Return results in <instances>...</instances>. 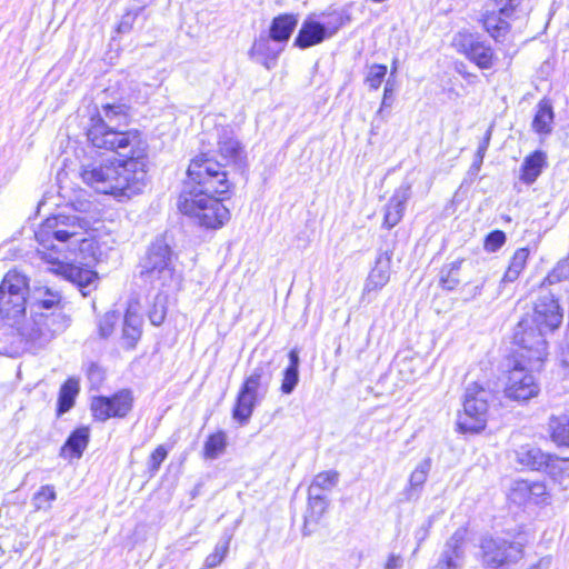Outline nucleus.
<instances>
[{"label":"nucleus","mask_w":569,"mask_h":569,"mask_svg":"<svg viewBox=\"0 0 569 569\" xmlns=\"http://www.w3.org/2000/svg\"><path fill=\"white\" fill-rule=\"evenodd\" d=\"M87 138L96 149L113 151L123 160L86 158L79 169L84 184L118 200L130 199L147 187V142L138 130L118 131L100 118L87 129Z\"/></svg>","instance_id":"obj_1"},{"label":"nucleus","mask_w":569,"mask_h":569,"mask_svg":"<svg viewBox=\"0 0 569 569\" xmlns=\"http://www.w3.org/2000/svg\"><path fill=\"white\" fill-rule=\"evenodd\" d=\"M224 164L201 154L191 160L188 168V181L180 193L178 208L187 216L196 217L206 228L221 227L230 218V212L220 199L229 191L230 182Z\"/></svg>","instance_id":"obj_2"},{"label":"nucleus","mask_w":569,"mask_h":569,"mask_svg":"<svg viewBox=\"0 0 569 569\" xmlns=\"http://www.w3.org/2000/svg\"><path fill=\"white\" fill-rule=\"evenodd\" d=\"M562 321L558 301L551 293L539 297L533 312L521 319L513 333L516 358L528 360L529 366L540 365L547 357L546 335Z\"/></svg>","instance_id":"obj_3"},{"label":"nucleus","mask_w":569,"mask_h":569,"mask_svg":"<svg viewBox=\"0 0 569 569\" xmlns=\"http://www.w3.org/2000/svg\"><path fill=\"white\" fill-rule=\"evenodd\" d=\"M91 220L87 217L67 216L59 213L49 217L36 231L34 237L44 249H56L52 240L81 243L79 249H97L98 243L92 239L89 229Z\"/></svg>","instance_id":"obj_4"},{"label":"nucleus","mask_w":569,"mask_h":569,"mask_svg":"<svg viewBox=\"0 0 569 569\" xmlns=\"http://www.w3.org/2000/svg\"><path fill=\"white\" fill-rule=\"evenodd\" d=\"M71 325V318L63 309L32 311L31 319L18 327L19 335L34 346L42 347Z\"/></svg>","instance_id":"obj_5"},{"label":"nucleus","mask_w":569,"mask_h":569,"mask_svg":"<svg viewBox=\"0 0 569 569\" xmlns=\"http://www.w3.org/2000/svg\"><path fill=\"white\" fill-rule=\"evenodd\" d=\"M28 292L27 277L17 270L8 271L0 284V315L17 329L24 318Z\"/></svg>","instance_id":"obj_6"},{"label":"nucleus","mask_w":569,"mask_h":569,"mask_svg":"<svg viewBox=\"0 0 569 569\" xmlns=\"http://www.w3.org/2000/svg\"><path fill=\"white\" fill-rule=\"evenodd\" d=\"M492 392L478 382H472L466 388L463 411L459 412L457 426L461 432L478 433L486 428L489 401Z\"/></svg>","instance_id":"obj_7"},{"label":"nucleus","mask_w":569,"mask_h":569,"mask_svg":"<svg viewBox=\"0 0 569 569\" xmlns=\"http://www.w3.org/2000/svg\"><path fill=\"white\" fill-rule=\"evenodd\" d=\"M525 542L499 536H486L480 541V560L485 569H508L523 558Z\"/></svg>","instance_id":"obj_8"},{"label":"nucleus","mask_w":569,"mask_h":569,"mask_svg":"<svg viewBox=\"0 0 569 569\" xmlns=\"http://www.w3.org/2000/svg\"><path fill=\"white\" fill-rule=\"evenodd\" d=\"M540 365H528V360L516 358L512 368L508 371L503 392L506 398L525 402L535 398L540 392V386L532 373L533 368Z\"/></svg>","instance_id":"obj_9"},{"label":"nucleus","mask_w":569,"mask_h":569,"mask_svg":"<svg viewBox=\"0 0 569 569\" xmlns=\"http://www.w3.org/2000/svg\"><path fill=\"white\" fill-rule=\"evenodd\" d=\"M38 252L42 253L41 259L44 260V262L48 264V270L50 272L59 274L74 283L83 297L89 296L93 290L97 289L99 277L96 271L60 260L58 257H53V251Z\"/></svg>","instance_id":"obj_10"},{"label":"nucleus","mask_w":569,"mask_h":569,"mask_svg":"<svg viewBox=\"0 0 569 569\" xmlns=\"http://www.w3.org/2000/svg\"><path fill=\"white\" fill-rule=\"evenodd\" d=\"M138 268L139 277L151 284L159 282L162 287L168 286L174 276L171 251H146Z\"/></svg>","instance_id":"obj_11"},{"label":"nucleus","mask_w":569,"mask_h":569,"mask_svg":"<svg viewBox=\"0 0 569 569\" xmlns=\"http://www.w3.org/2000/svg\"><path fill=\"white\" fill-rule=\"evenodd\" d=\"M493 10L483 16L486 31L496 40L502 41L509 32L510 24L507 19L512 18L522 0H489Z\"/></svg>","instance_id":"obj_12"},{"label":"nucleus","mask_w":569,"mask_h":569,"mask_svg":"<svg viewBox=\"0 0 569 569\" xmlns=\"http://www.w3.org/2000/svg\"><path fill=\"white\" fill-rule=\"evenodd\" d=\"M133 397L130 390H121L112 397H96L91 402L93 417L99 421H107L110 418L126 417L132 409Z\"/></svg>","instance_id":"obj_13"},{"label":"nucleus","mask_w":569,"mask_h":569,"mask_svg":"<svg viewBox=\"0 0 569 569\" xmlns=\"http://www.w3.org/2000/svg\"><path fill=\"white\" fill-rule=\"evenodd\" d=\"M455 41L458 51L465 54L467 59L472 61L480 69H490L493 66L495 52L492 48L478 36L460 33Z\"/></svg>","instance_id":"obj_14"},{"label":"nucleus","mask_w":569,"mask_h":569,"mask_svg":"<svg viewBox=\"0 0 569 569\" xmlns=\"http://www.w3.org/2000/svg\"><path fill=\"white\" fill-rule=\"evenodd\" d=\"M467 530L458 528L446 541L437 563L431 569H461L465 561Z\"/></svg>","instance_id":"obj_15"},{"label":"nucleus","mask_w":569,"mask_h":569,"mask_svg":"<svg viewBox=\"0 0 569 569\" xmlns=\"http://www.w3.org/2000/svg\"><path fill=\"white\" fill-rule=\"evenodd\" d=\"M218 152L226 160V163L236 166L242 170L246 166L244 151L241 143L236 139L230 128H221L218 133Z\"/></svg>","instance_id":"obj_16"},{"label":"nucleus","mask_w":569,"mask_h":569,"mask_svg":"<svg viewBox=\"0 0 569 569\" xmlns=\"http://www.w3.org/2000/svg\"><path fill=\"white\" fill-rule=\"evenodd\" d=\"M283 49L284 47L273 41L271 36L261 33L259 38L254 40L249 54L257 62L270 70L276 66V61Z\"/></svg>","instance_id":"obj_17"},{"label":"nucleus","mask_w":569,"mask_h":569,"mask_svg":"<svg viewBox=\"0 0 569 569\" xmlns=\"http://www.w3.org/2000/svg\"><path fill=\"white\" fill-rule=\"evenodd\" d=\"M338 28L339 26L335 27L332 31H329L325 24L312 19H306L301 24L293 44L300 49L310 48L331 37Z\"/></svg>","instance_id":"obj_18"},{"label":"nucleus","mask_w":569,"mask_h":569,"mask_svg":"<svg viewBox=\"0 0 569 569\" xmlns=\"http://www.w3.org/2000/svg\"><path fill=\"white\" fill-rule=\"evenodd\" d=\"M393 251H382L376 259V266L369 273L365 288L363 295H370L377 292L383 288L390 279V263Z\"/></svg>","instance_id":"obj_19"},{"label":"nucleus","mask_w":569,"mask_h":569,"mask_svg":"<svg viewBox=\"0 0 569 569\" xmlns=\"http://www.w3.org/2000/svg\"><path fill=\"white\" fill-rule=\"evenodd\" d=\"M411 196V186L409 183L401 184L396 189L389 199L383 217V226L388 229L395 227L402 219L406 203Z\"/></svg>","instance_id":"obj_20"},{"label":"nucleus","mask_w":569,"mask_h":569,"mask_svg":"<svg viewBox=\"0 0 569 569\" xmlns=\"http://www.w3.org/2000/svg\"><path fill=\"white\" fill-rule=\"evenodd\" d=\"M517 461L532 470H545L557 460V457L543 452L540 448L533 446H522L516 452Z\"/></svg>","instance_id":"obj_21"},{"label":"nucleus","mask_w":569,"mask_h":569,"mask_svg":"<svg viewBox=\"0 0 569 569\" xmlns=\"http://www.w3.org/2000/svg\"><path fill=\"white\" fill-rule=\"evenodd\" d=\"M269 367L270 365L268 362H262L257 366L246 378L240 389L263 399L271 380Z\"/></svg>","instance_id":"obj_22"},{"label":"nucleus","mask_w":569,"mask_h":569,"mask_svg":"<svg viewBox=\"0 0 569 569\" xmlns=\"http://www.w3.org/2000/svg\"><path fill=\"white\" fill-rule=\"evenodd\" d=\"M29 299L31 312L63 309L61 306L62 297L60 292L48 287L34 288Z\"/></svg>","instance_id":"obj_23"},{"label":"nucleus","mask_w":569,"mask_h":569,"mask_svg":"<svg viewBox=\"0 0 569 569\" xmlns=\"http://www.w3.org/2000/svg\"><path fill=\"white\" fill-rule=\"evenodd\" d=\"M297 24L298 16L292 13L279 14L272 19L268 34L271 36L273 41H277L284 47Z\"/></svg>","instance_id":"obj_24"},{"label":"nucleus","mask_w":569,"mask_h":569,"mask_svg":"<svg viewBox=\"0 0 569 569\" xmlns=\"http://www.w3.org/2000/svg\"><path fill=\"white\" fill-rule=\"evenodd\" d=\"M89 429L81 427L71 432L60 449V457L64 459H79L89 443Z\"/></svg>","instance_id":"obj_25"},{"label":"nucleus","mask_w":569,"mask_h":569,"mask_svg":"<svg viewBox=\"0 0 569 569\" xmlns=\"http://www.w3.org/2000/svg\"><path fill=\"white\" fill-rule=\"evenodd\" d=\"M261 400L262 398L240 389L232 409V418L240 425L248 423L256 406Z\"/></svg>","instance_id":"obj_26"},{"label":"nucleus","mask_w":569,"mask_h":569,"mask_svg":"<svg viewBox=\"0 0 569 569\" xmlns=\"http://www.w3.org/2000/svg\"><path fill=\"white\" fill-rule=\"evenodd\" d=\"M555 119L553 108L549 100L542 99L537 106V111L532 120V129L541 136L550 134Z\"/></svg>","instance_id":"obj_27"},{"label":"nucleus","mask_w":569,"mask_h":569,"mask_svg":"<svg viewBox=\"0 0 569 569\" xmlns=\"http://www.w3.org/2000/svg\"><path fill=\"white\" fill-rule=\"evenodd\" d=\"M430 469L431 460L429 458L418 463L416 469L411 472L409 478V486L405 490L407 500L417 499L419 497V492L428 478Z\"/></svg>","instance_id":"obj_28"},{"label":"nucleus","mask_w":569,"mask_h":569,"mask_svg":"<svg viewBox=\"0 0 569 569\" xmlns=\"http://www.w3.org/2000/svg\"><path fill=\"white\" fill-rule=\"evenodd\" d=\"M545 163L546 154L542 151H535L526 157L521 166L520 179L527 184L533 183L540 176Z\"/></svg>","instance_id":"obj_29"},{"label":"nucleus","mask_w":569,"mask_h":569,"mask_svg":"<svg viewBox=\"0 0 569 569\" xmlns=\"http://www.w3.org/2000/svg\"><path fill=\"white\" fill-rule=\"evenodd\" d=\"M79 393V381L73 378H69L60 388L57 415L62 416L68 412L74 405L77 395Z\"/></svg>","instance_id":"obj_30"},{"label":"nucleus","mask_w":569,"mask_h":569,"mask_svg":"<svg viewBox=\"0 0 569 569\" xmlns=\"http://www.w3.org/2000/svg\"><path fill=\"white\" fill-rule=\"evenodd\" d=\"M103 116L100 113H97L96 116H92L90 118V124H92L93 120L97 118H100L104 121V123L109 124L110 127H113L116 130L120 131L118 129V126L120 124L121 120H126L128 117L129 107L126 104H104L103 106Z\"/></svg>","instance_id":"obj_31"},{"label":"nucleus","mask_w":569,"mask_h":569,"mask_svg":"<svg viewBox=\"0 0 569 569\" xmlns=\"http://www.w3.org/2000/svg\"><path fill=\"white\" fill-rule=\"evenodd\" d=\"M339 481V473L335 470L322 471L315 476L308 488V495L323 493L330 491Z\"/></svg>","instance_id":"obj_32"},{"label":"nucleus","mask_w":569,"mask_h":569,"mask_svg":"<svg viewBox=\"0 0 569 569\" xmlns=\"http://www.w3.org/2000/svg\"><path fill=\"white\" fill-rule=\"evenodd\" d=\"M308 505L310 509V515L306 517L305 520V527H303V535H310V531L308 530V523L309 521L317 522L321 516L326 512L328 507V499L327 496L323 493H317V495H308Z\"/></svg>","instance_id":"obj_33"},{"label":"nucleus","mask_w":569,"mask_h":569,"mask_svg":"<svg viewBox=\"0 0 569 569\" xmlns=\"http://www.w3.org/2000/svg\"><path fill=\"white\" fill-rule=\"evenodd\" d=\"M463 260H456L446 266L440 271V283L446 290H453L460 282L459 273Z\"/></svg>","instance_id":"obj_34"},{"label":"nucleus","mask_w":569,"mask_h":569,"mask_svg":"<svg viewBox=\"0 0 569 569\" xmlns=\"http://www.w3.org/2000/svg\"><path fill=\"white\" fill-rule=\"evenodd\" d=\"M227 447V436L223 431H218L209 436L204 442V457L208 459H217Z\"/></svg>","instance_id":"obj_35"},{"label":"nucleus","mask_w":569,"mask_h":569,"mask_svg":"<svg viewBox=\"0 0 569 569\" xmlns=\"http://www.w3.org/2000/svg\"><path fill=\"white\" fill-rule=\"evenodd\" d=\"M528 253L529 251H515L510 264L505 272L502 281L512 282L519 277L521 270L526 264Z\"/></svg>","instance_id":"obj_36"},{"label":"nucleus","mask_w":569,"mask_h":569,"mask_svg":"<svg viewBox=\"0 0 569 569\" xmlns=\"http://www.w3.org/2000/svg\"><path fill=\"white\" fill-rule=\"evenodd\" d=\"M230 540L231 536H226L216 545L214 550L204 560L206 568H216L223 561L229 550Z\"/></svg>","instance_id":"obj_37"},{"label":"nucleus","mask_w":569,"mask_h":569,"mask_svg":"<svg viewBox=\"0 0 569 569\" xmlns=\"http://www.w3.org/2000/svg\"><path fill=\"white\" fill-rule=\"evenodd\" d=\"M552 439L555 442L569 447V416H560L552 423Z\"/></svg>","instance_id":"obj_38"},{"label":"nucleus","mask_w":569,"mask_h":569,"mask_svg":"<svg viewBox=\"0 0 569 569\" xmlns=\"http://www.w3.org/2000/svg\"><path fill=\"white\" fill-rule=\"evenodd\" d=\"M123 337L133 346L140 338V319L136 313L128 311L123 319Z\"/></svg>","instance_id":"obj_39"},{"label":"nucleus","mask_w":569,"mask_h":569,"mask_svg":"<svg viewBox=\"0 0 569 569\" xmlns=\"http://www.w3.org/2000/svg\"><path fill=\"white\" fill-rule=\"evenodd\" d=\"M57 495L54 487L51 485L42 486L38 492L34 493L32 498L33 506L36 509H49L50 505L53 500H56Z\"/></svg>","instance_id":"obj_40"},{"label":"nucleus","mask_w":569,"mask_h":569,"mask_svg":"<svg viewBox=\"0 0 569 569\" xmlns=\"http://www.w3.org/2000/svg\"><path fill=\"white\" fill-rule=\"evenodd\" d=\"M387 67L383 64H372L366 76L365 83L370 90H378L387 74Z\"/></svg>","instance_id":"obj_41"},{"label":"nucleus","mask_w":569,"mask_h":569,"mask_svg":"<svg viewBox=\"0 0 569 569\" xmlns=\"http://www.w3.org/2000/svg\"><path fill=\"white\" fill-rule=\"evenodd\" d=\"M118 320H119V315H117L116 312H107L106 315H103L100 318L99 325H98L99 335L102 338H108L112 333L113 328H114L116 323L118 322Z\"/></svg>","instance_id":"obj_42"},{"label":"nucleus","mask_w":569,"mask_h":569,"mask_svg":"<svg viewBox=\"0 0 569 569\" xmlns=\"http://www.w3.org/2000/svg\"><path fill=\"white\" fill-rule=\"evenodd\" d=\"M299 381V370L293 368H286L283 371V379L281 383V391L284 395H290Z\"/></svg>","instance_id":"obj_43"},{"label":"nucleus","mask_w":569,"mask_h":569,"mask_svg":"<svg viewBox=\"0 0 569 569\" xmlns=\"http://www.w3.org/2000/svg\"><path fill=\"white\" fill-rule=\"evenodd\" d=\"M393 93H395V80L391 78H388L386 81V84H385V89H383V97H382L381 106H380L379 110L377 111L376 117H382L383 110L386 108H391L393 100H395Z\"/></svg>","instance_id":"obj_44"},{"label":"nucleus","mask_w":569,"mask_h":569,"mask_svg":"<svg viewBox=\"0 0 569 569\" xmlns=\"http://www.w3.org/2000/svg\"><path fill=\"white\" fill-rule=\"evenodd\" d=\"M168 451L163 446H158L153 452L151 453L149 461H148V468L151 475H154L163 460L167 458Z\"/></svg>","instance_id":"obj_45"},{"label":"nucleus","mask_w":569,"mask_h":569,"mask_svg":"<svg viewBox=\"0 0 569 569\" xmlns=\"http://www.w3.org/2000/svg\"><path fill=\"white\" fill-rule=\"evenodd\" d=\"M71 206L74 209V211L79 213L90 214V217L87 218L90 219L91 221L93 220V216L97 212V204L93 203L92 201L88 199L76 198L71 202Z\"/></svg>","instance_id":"obj_46"},{"label":"nucleus","mask_w":569,"mask_h":569,"mask_svg":"<svg viewBox=\"0 0 569 569\" xmlns=\"http://www.w3.org/2000/svg\"><path fill=\"white\" fill-rule=\"evenodd\" d=\"M142 11V8H137L132 10H128L121 18V21L118 24V32L119 33H127L132 29V26L137 19V17Z\"/></svg>","instance_id":"obj_47"},{"label":"nucleus","mask_w":569,"mask_h":569,"mask_svg":"<svg viewBox=\"0 0 569 569\" xmlns=\"http://www.w3.org/2000/svg\"><path fill=\"white\" fill-rule=\"evenodd\" d=\"M433 525V517L430 516L428 519L425 520V522L415 531V539L417 541V547L413 550V555L417 553L418 549L420 548L421 543L428 538L430 528Z\"/></svg>","instance_id":"obj_48"},{"label":"nucleus","mask_w":569,"mask_h":569,"mask_svg":"<svg viewBox=\"0 0 569 569\" xmlns=\"http://www.w3.org/2000/svg\"><path fill=\"white\" fill-rule=\"evenodd\" d=\"M505 242L506 233L501 230H493L485 239V249H499Z\"/></svg>","instance_id":"obj_49"},{"label":"nucleus","mask_w":569,"mask_h":569,"mask_svg":"<svg viewBox=\"0 0 569 569\" xmlns=\"http://www.w3.org/2000/svg\"><path fill=\"white\" fill-rule=\"evenodd\" d=\"M529 495L531 498L536 499V502L545 501V497L547 496L546 485L542 482H532L527 487Z\"/></svg>","instance_id":"obj_50"},{"label":"nucleus","mask_w":569,"mask_h":569,"mask_svg":"<svg viewBox=\"0 0 569 569\" xmlns=\"http://www.w3.org/2000/svg\"><path fill=\"white\" fill-rule=\"evenodd\" d=\"M171 240H172V237L168 232H164L163 234H161L159 238H157L154 240V242L151 244L150 249H157V250L171 249L173 246Z\"/></svg>","instance_id":"obj_51"},{"label":"nucleus","mask_w":569,"mask_h":569,"mask_svg":"<svg viewBox=\"0 0 569 569\" xmlns=\"http://www.w3.org/2000/svg\"><path fill=\"white\" fill-rule=\"evenodd\" d=\"M491 139V130H487L482 141L480 142L478 149H477V158H479V163H482L485 154L487 152V149L489 147Z\"/></svg>","instance_id":"obj_52"},{"label":"nucleus","mask_w":569,"mask_h":569,"mask_svg":"<svg viewBox=\"0 0 569 569\" xmlns=\"http://www.w3.org/2000/svg\"><path fill=\"white\" fill-rule=\"evenodd\" d=\"M560 361L563 367L569 368V331H567L566 343L560 353Z\"/></svg>","instance_id":"obj_53"},{"label":"nucleus","mask_w":569,"mask_h":569,"mask_svg":"<svg viewBox=\"0 0 569 569\" xmlns=\"http://www.w3.org/2000/svg\"><path fill=\"white\" fill-rule=\"evenodd\" d=\"M299 351L295 348L289 352V366L287 368H293L295 370H299Z\"/></svg>","instance_id":"obj_54"},{"label":"nucleus","mask_w":569,"mask_h":569,"mask_svg":"<svg viewBox=\"0 0 569 569\" xmlns=\"http://www.w3.org/2000/svg\"><path fill=\"white\" fill-rule=\"evenodd\" d=\"M402 566L400 556L391 555L386 563V569H399Z\"/></svg>","instance_id":"obj_55"},{"label":"nucleus","mask_w":569,"mask_h":569,"mask_svg":"<svg viewBox=\"0 0 569 569\" xmlns=\"http://www.w3.org/2000/svg\"><path fill=\"white\" fill-rule=\"evenodd\" d=\"M480 287L479 286H473L472 288H468V287H465L463 288V291H467L466 292V296L463 297L465 300H469L471 298H475L476 296H478L480 293Z\"/></svg>","instance_id":"obj_56"},{"label":"nucleus","mask_w":569,"mask_h":569,"mask_svg":"<svg viewBox=\"0 0 569 569\" xmlns=\"http://www.w3.org/2000/svg\"><path fill=\"white\" fill-rule=\"evenodd\" d=\"M163 318H164V317H163V315H162V313H161V315H157V313H154V315H151V316H150V320H151V322H152L153 325H156V326L161 325V323H162V321H163Z\"/></svg>","instance_id":"obj_57"},{"label":"nucleus","mask_w":569,"mask_h":569,"mask_svg":"<svg viewBox=\"0 0 569 569\" xmlns=\"http://www.w3.org/2000/svg\"><path fill=\"white\" fill-rule=\"evenodd\" d=\"M397 72V64H396V60L393 61L392 63V68H391V72H390V77L392 79V77L395 76V73Z\"/></svg>","instance_id":"obj_58"},{"label":"nucleus","mask_w":569,"mask_h":569,"mask_svg":"<svg viewBox=\"0 0 569 569\" xmlns=\"http://www.w3.org/2000/svg\"><path fill=\"white\" fill-rule=\"evenodd\" d=\"M458 71H459V73H461V74H462V70L458 69ZM463 77H465V78H470V77L476 78V76H475V74H470V73H463Z\"/></svg>","instance_id":"obj_59"},{"label":"nucleus","mask_w":569,"mask_h":569,"mask_svg":"<svg viewBox=\"0 0 569 569\" xmlns=\"http://www.w3.org/2000/svg\"><path fill=\"white\" fill-rule=\"evenodd\" d=\"M480 164H481V163H479V158H477V157H476V160H475V162H473V166H475L477 169H479Z\"/></svg>","instance_id":"obj_60"}]
</instances>
